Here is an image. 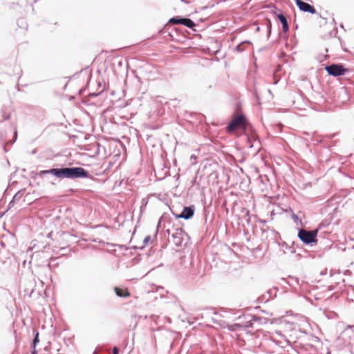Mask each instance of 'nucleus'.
Listing matches in <instances>:
<instances>
[{
  "label": "nucleus",
  "mask_w": 354,
  "mask_h": 354,
  "mask_svg": "<svg viewBox=\"0 0 354 354\" xmlns=\"http://www.w3.org/2000/svg\"><path fill=\"white\" fill-rule=\"evenodd\" d=\"M39 342V333H37L35 338H34V340H33V344H34V346H35L36 344Z\"/></svg>",
  "instance_id": "9b49d317"
},
{
  "label": "nucleus",
  "mask_w": 354,
  "mask_h": 354,
  "mask_svg": "<svg viewBox=\"0 0 354 354\" xmlns=\"http://www.w3.org/2000/svg\"><path fill=\"white\" fill-rule=\"evenodd\" d=\"M193 215H194V209L189 207H185L183 209V212L180 215L176 216V218H183L185 219H189Z\"/></svg>",
  "instance_id": "0eeeda50"
},
{
  "label": "nucleus",
  "mask_w": 354,
  "mask_h": 354,
  "mask_svg": "<svg viewBox=\"0 0 354 354\" xmlns=\"http://www.w3.org/2000/svg\"><path fill=\"white\" fill-rule=\"evenodd\" d=\"M317 230L307 231L301 229L298 232V237L306 244L317 242Z\"/></svg>",
  "instance_id": "7ed1b4c3"
},
{
  "label": "nucleus",
  "mask_w": 354,
  "mask_h": 354,
  "mask_svg": "<svg viewBox=\"0 0 354 354\" xmlns=\"http://www.w3.org/2000/svg\"><path fill=\"white\" fill-rule=\"evenodd\" d=\"M249 125L245 116L238 114L233 118L226 129L228 133H233L239 129L246 131Z\"/></svg>",
  "instance_id": "f03ea898"
},
{
  "label": "nucleus",
  "mask_w": 354,
  "mask_h": 354,
  "mask_svg": "<svg viewBox=\"0 0 354 354\" xmlns=\"http://www.w3.org/2000/svg\"><path fill=\"white\" fill-rule=\"evenodd\" d=\"M151 241V236L149 235L146 236L143 239V245L141 246V248H143L144 246L148 245L149 242Z\"/></svg>",
  "instance_id": "9d476101"
},
{
  "label": "nucleus",
  "mask_w": 354,
  "mask_h": 354,
  "mask_svg": "<svg viewBox=\"0 0 354 354\" xmlns=\"http://www.w3.org/2000/svg\"><path fill=\"white\" fill-rule=\"evenodd\" d=\"M169 23L171 24H183L191 28L195 26L194 22L187 18L173 17L169 19Z\"/></svg>",
  "instance_id": "39448f33"
},
{
  "label": "nucleus",
  "mask_w": 354,
  "mask_h": 354,
  "mask_svg": "<svg viewBox=\"0 0 354 354\" xmlns=\"http://www.w3.org/2000/svg\"><path fill=\"white\" fill-rule=\"evenodd\" d=\"M114 291L115 294L120 297H128L130 296V292L127 288H120L118 287H115Z\"/></svg>",
  "instance_id": "6e6552de"
},
{
  "label": "nucleus",
  "mask_w": 354,
  "mask_h": 354,
  "mask_svg": "<svg viewBox=\"0 0 354 354\" xmlns=\"http://www.w3.org/2000/svg\"><path fill=\"white\" fill-rule=\"evenodd\" d=\"M42 174H51L59 178H86L88 172L82 167L51 169L41 171Z\"/></svg>",
  "instance_id": "f257e3e1"
},
{
  "label": "nucleus",
  "mask_w": 354,
  "mask_h": 354,
  "mask_svg": "<svg viewBox=\"0 0 354 354\" xmlns=\"http://www.w3.org/2000/svg\"><path fill=\"white\" fill-rule=\"evenodd\" d=\"M328 73L333 76H339L344 75L347 69L343 66L339 64H332L325 68Z\"/></svg>",
  "instance_id": "20e7f679"
},
{
  "label": "nucleus",
  "mask_w": 354,
  "mask_h": 354,
  "mask_svg": "<svg viewBox=\"0 0 354 354\" xmlns=\"http://www.w3.org/2000/svg\"><path fill=\"white\" fill-rule=\"evenodd\" d=\"M278 19L282 24L283 30L286 32L288 30V24L286 17L283 15H279Z\"/></svg>",
  "instance_id": "1a4fd4ad"
},
{
  "label": "nucleus",
  "mask_w": 354,
  "mask_h": 354,
  "mask_svg": "<svg viewBox=\"0 0 354 354\" xmlns=\"http://www.w3.org/2000/svg\"><path fill=\"white\" fill-rule=\"evenodd\" d=\"M296 4L300 10L305 12H310L311 14H315L316 10L315 8L308 3L304 2L301 0H296Z\"/></svg>",
  "instance_id": "423d86ee"
},
{
  "label": "nucleus",
  "mask_w": 354,
  "mask_h": 354,
  "mask_svg": "<svg viewBox=\"0 0 354 354\" xmlns=\"http://www.w3.org/2000/svg\"><path fill=\"white\" fill-rule=\"evenodd\" d=\"M119 350L117 347L113 348V354H118Z\"/></svg>",
  "instance_id": "f8f14e48"
}]
</instances>
